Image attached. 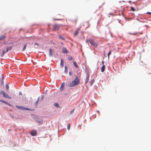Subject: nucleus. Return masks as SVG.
I'll return each mask as SVG.
<instances>
[{"label": "nucleus", "instance_id": "26", "mask_svg": "<svg viewBox=\"0 0 151 151\" xmlns=\"http://www.w3.org/2000/svg\"><path fill=\"white\" fill-rule=\"evenodd\" d=\"M131 10L133 11H135L133 7H131Z\"/></svg>", "mask_w": 151, "mask_h": 151}, {"label": "nucleus", "instance_id": "40", "mask_svg": "<svg viewBox=\"0 0 151 151\" xmlns=\"http://www.w3.org/2000/svg\"><path fill=\"white\" fill-rule=\"evenodd\" d=\"M0 94H1V92L0 91Z\"/></svg>", "mask_w": 151, "mask_h": 151}, {"label": "nucleus", "instance_id": "1", "mask_svg": "<svg viewBox=\"0 0 151 151\" xmlns=\"http://www.w3.org/2000/svg\"><path fill=\"white\" fill-rule=\"evenodd\" d=\"M80 83V81L77 76H76V78L73 81H72L69 85V86L73 87L77 85Z\"/></svg>", "mask_w": 151, "mask_h": 151}, {"label": "nucleus", "instance_id": "8", "mask_svg": "<svg viewBox=\"0 0 151 151\" xmlns=\"http://www.w3.org/2000/svg\"><path fill=\"white\" fill-rule=\"evenodd\" d=\"M80 30V28H78L77 30H76L75 31V32H74V34H73L74 36L75 37L76 36V35H77V34H78V31Z\"/></svg>", "mask_w": 151, "mask_h": 151}, {"label": "nucleus", "instance_id": "16", "mask_svg": "<svg viewBox=\"0 0 151 151\" xmlns=\"http://www.w3.org/2000/svg\"><path fill=\"white\" fill-rule=\"evenodd\" d=\"M89 80V77L87 76L86 78V79L85 80V83L86 84L88 83Z\"/></svg>", "mask_w": 151, "mask_h": 151}, {"label": "nucleus", "instance_id": "27", "mask_svg": "<svg viewBox=\"0 0 151 151\" xmlns=\"http://www.w3.org/2000/svg\"><path fill=\"white\" fill-rule=\"evenodd\" d=\"M59 37L60 39H61L63 40H65V39L64 38L61 37L59 35Z\"/></svg>", "mask_w": 151, "mask_h": 151}, {"label": "nucleus", "instance_id": "29", "mask_svg": "<svg viewBox=\"0 0 151 151\" xmlns=\"http://www.w3.org/2000/svg\"><path fill=\"white\" fill-rule=\"evenodd\" d=\"M74 109H73L72 111H71L70 113V114H73V112L74 111Z\"/></svg>", "mask_w": 151, "mask_h": 151}, {"label": "nucleus", "instance_id": "28", "mask_svg": "<svg viewBox=\"0 0 151 151\" xmlns=\"http://www.w3.org/2000/svg\"><path fill=\"white\" fill-rule=\"evenodd\" d=\"M0 101L3 102L5 104H6V102L5 101L3 100H0Z\"/></svg>", "mask_w": 151, "mask_h": 151}, {"label": "nucleus", "instance_id": "3", "mask_svg": "<svg viewBox=\"0 0 151 151\" xmlns=\"http://www.w3.org/2000/svg\"><path fill=\"white\" fill-rule=\"evenodd\" d=\"M16 107L18 109H21L24 110H30L29 108L25 107L23 106L16 105Z\"/></svg>", "mask_w": 151, "mask_h": 151}, {"label": "nucleus", "instance_id": "23", "mask_svg": "<svg viewBox=\"0 0 151 151\" xmlns=\"http://www.w3.org/2000/svg\"><path fill=\"white\" fill-rule=\"evenodd\" d=\"M5 53V51L4 50H3L2 52V54L1 55L2 57L3 56H4V54Z\"/></svg>", "mask_w": 151, "mask_h": 151}, {"label": "nucleus", "instance_id": "38", "mask_svg": "<svg viewBox=\"0 0 151 151\" xmlns=\"http://www.w3.org/2000/svg\"><path fill=\"white\" fill-rule=\"evenodd\" d=\"M104 61H102V63L103 65H104Z\"/></svg>", "mask_w": 151, "mask_h": 151}, {"label": "nucleus", "instance_id": "42", "mask_svg": "<svg viewBox=\"0 0 151 151\" xmlns=\"http://www.w3.org/2000/svg\"><path fill=\"white\" fill-rule=\"evenodd\" d=\"M55 20H57V19H55Z\"/></svg>", "mask_w": 151, "mask_h": 151}, {"label": "nucleus", "instance_id": "2", "mask_svg": "<svg viewBox=\"0 0 151 151\" xmlns=\"http://www.w3.org/2000/svg\"><path fill=\"white\" fill-rule=\"evenodd\" d=\"M86 42H89L93 46L95 47H96L97 46V43L96 42H94V40L92 39H90L88 40H86Z\"/></svg>", "mask_w": 151, "mask_h": 151}, {"label": "nucleus", "instance_id": "31", "mask_svg": "<svg viewBox=\"0 0 151 151\" xmlns=\"http://www.w3.org/2000/svg\"><path fill=\"white\" fill-rule=\"evenodd\" d=\"M101 7V6H99L98 7H97V8H96V11L98 10Z\"/></svg>", "mask_w": 151, "mask_h": 151}, {"label": "nucleus", "instance_id": "14", "mask_svg": "<svg viewBox=\"0 0 151 151\" xmlns=\"http://www.w3.org/2000/svg\"><path fill=\"white\" fill-rule=\"evenodd\" d=\"M4 78V75L3 74H2V75H1V84H3Z\"/></svg>", "mask_w": 151, "mask_h": 151}, {"label": "nucleus", "instance_id": "34", "mask_svg": "<svg viewBox=\"0 0 151 151\" xmlns=\"http://www.w3.org/2000/svg\"><path fill=\"white\" fill-rule=\"evenodd\" d=\"M70 124H69V125H68V127H67V128L69 130L70 129Z\"/></svg>", "mask_w": 151, "mask_h": 151}, {"label": "nucleus", "instance_id": "19", "mask_svg": "<svg viewBox=\"0 0 151 151\" xmlns=\"http://www.w3.org/2000/svg\"><path fill=\"white\" fill-rule=\"evenodd\" d=\"M68 59L69 60H73V58L72 57L69 56L68 57Z\"/></svg>", "mask_w": 151, "mask_h": 151}, {"label": "nucleus", "instance_id": "13", "mask_svg": "<svg viewBox=\"0 0 151 151\" xmlns=\"http://www.w3.org/2000/svg\"><path fill=\"white\" fill-rule=\"evenodd\" d=\"M49 55L50 56H52L53 55L52 49H50L49 50Z\"/></svg>", "mask_w": 151, "mask_h": 151}, {"label": "nucleus", "instance_id": "15", "mask_svg": "<svg viewBox=\"0 0 151 151\" xmlns=\"http://www.w3.org/2000/svg\"><path fill=\"white\" fill-rule=\"evenodd\" d=\"M94 81H95L94 79H92L91 80V81H90V84H91V86L94 83Z\"/></svg>", "mask_w": 151, "mask_h": 151}, {"label": "nucleus", "instance_id": "21", "mask_svg": "<svg viewBox=\"0 0 151 151\" xmlns=\"http://www.w3.org/2000/svg\"><path fill=\"white\" fill-rule=\"evenodd\" d=\"M69 76H72L73 75V72L71 71H70L69 72Z\"/></svg>", "mask_w": 151, "mask_h": 151}, {"label": "nucleus", "instance_id": "25", "mask_svg": "<svg viewBox=\"0 0 151 151\" xmlns=\"http://www.w3.org/2000/svg\"><path fill=\"white\" fill-rule=\"evenodd\" d=\"M111 51H109V53L108 54V59L109 58V55L111 54Z\"/></svg>", "mask_w": 151, "mask_h": 151}, {"label": "nucleus", "instance_id": "18", "mask_svg": "<svg viewBox=\"0 0 151 151\" xmlns=\"http://www.w3.org/2000/svg\"><path fill=\"white\" fill-rule=\"evenodd\" d=\"M63 53H66V49L65 47H64L63 49Z\"/></svg>", "mask_w": 151, "mask_h": 151}, {"label": "nucleus", "instance_id": "37", "mask_svg": "<svg viewBox=\"0 0 151 151\" xmlns=\"http://www.w3.org/2000/svg\"><path fill=\"white\" fill-rule=\"evenodd\" d=\"M146 14H150V15H151V12H147Z\"/></svg>", "mask_w": 151, "mask_h": 151}, {"label": "nucleus", "instance_id": "35", "mask_svg": "<svg viewBox=\"0 0 151 151\" xmlns=\"http://www.w3.org/2000/svg\"><path fill=\"white\" fill-rule=\"evenodd\" d=\"M137 33H129V34H130V35H135Z\"/></svg>", "mask_w": 151, "mask_h": 151}, {"label": "nucleus", "instance_id": "6", "mask_svg": "<svg viewBox=\"0 0 151 151\" xmlns=\"http://www.w3.org/2000/svg\"><path fill=\"white\" fill-rule=\"evenodd\" d=\"M65 85V83L63 82L61 84L60 87V92H63L64 89V87Z\"/></svg>", "mask_w": 151, "mask_h": 151}, {"label": "nucleus", "instance_id": "24", "mask_svg": "<svg viewBox=\"0 0 151 151\" xmlns=\"http://www.w3.org/2000/svg\"><path fill=\"white\" fill-rule=\"evenodd\" d=\"M26 46H27V45H25L23 49V50H22L23 51L25 50L26 49Z\"/></svg>", "mask_w": 151, "mask_h": 151}, {"label": "nucleus", "instance_id": "4", "mask_svg": "<svg viewBox=\"0 0 151 151\" xmlns=\"http://www.w3.org/2000/svg\"><path fill=\"white\" fill-rule=\"evenodd\" d=\"M1 93L4 97L7 98L9 99H11V97L8 96L7 93H5L4 91H1Z\"/></svg>", "mask_w": 151, "mask_h": 151}, {"label": "nucleus", "instance_id": "10", "mask_svg": "<svg viewBox=\"0 0 151 151\" xmlns=\"http://www.w3.org/2000/svg\"><path fill=\"white\" fill-rule=\"evenodd\" d=\"M12 47L13 46H10L7 47L6 48V52H7L9 50H11L12 49Z\"/></svg>", "mask_w": 151, "mask_h": 151}, {"label": "nucleus", "instance_id": "30", "mask_svg": "<svg viewBox=\"0 0 151 151\" xmlns=\"http://www.w3.org/2000/svg\"><path fill=\"white\" fill-rule=\"evenodd\" d=\"M39 102V99H38L37 101L35 102V105L36 106H37V104Z\"/></svg>", "mask_w": 151, "mask_h": 151}, {"label": "nucleus", "instance_id": "20", "mask_svg": "<svg viewBox=\"0 0 151 151\" xmlns=\"http://www.w3.org/2000/svg\"><path fill=\"white\" fill-rule=\"evenodd\" d=\"M6 88L7 91H8L9 89V86L7 84H6Z\"/></svg>", "mask_w": 151, "mask_h": 151}, {"label": "nucleus", "instance_id": "33", "mask_svg": "<svg viewBox=\"0 0 151 151\" xmlns=\"http://www.w3.org/2000/svg\"><path fill=\"white\" fill-rule=\"evenodd\" d=\"M35 48H37L38 46V44L37 43H35Z\"/></svg>", "mask_w": 151, "mask_h": 151}, {"label": "nucleus", "instance_id": "5", "mask_svg": "<svg viewBox=\"0 0 151 151\" xmlns=\"http://www.w3.org/2000/svg\"><path fill=\"white\" fill-rule=\"evenodd\" d=\"M60 28V25L59 24H55L53 26V29L54 31L58 30Z\"/></svg>", "mask_w": 151, "mask_h": 151}, {"label": "nucleus", "instance_id": "22", "mask_svg": "<svg viewBox=\"0 0 151 151\" xmlns=\"http://www.w3.org/2000/svg\"><path fill=\"white\" fill-rule=\"evenodd\" d=\"M54 105L55 106H56V107H58L59 106V105L58 103H55L54 104Z\"/></svg>", "mask_w": 151, "mask_h": 151}, {"label": "nucleus", "instance_id": "9", "mask_svg": "<svg viewBox=\"0 0 151 151\" xmlns=\"http://www.w3.org/2000/svg\"><path fill=\"white\" fill-rule=\"evenodd\" d=\"M60 65L61 67V68H63V67L64 61L62 59H61V60Z\"/></svg>", "mask_w": 151, "mask_h": 151}, {"label": "nucleus", "instance_id": "32", "mask_svg": "<svg viewBox=\"0 0 151 151\" xmlns=\"http://www.w3.org/2000/svg\"><path fill=\"white\" fill-rule=\"evenodd\" d=\"M90 73L88 71L87 73V76L89 77Z\"/></svg>", "mask_w": 151, "mask_h": 151}, {"label": "nucleus", "instance_id": "12", "mask_svg": "<svg viewBox=\"0 0 151 151\" xmlns=\"http://www.w3.org/2000/svg\"><path fill=\"white\" fill-rule=\"evenodd\" d=\"M105 68V65H103L101 68V72H103L104 71Z\"/></svg>", "mask_w": 151, "mask_h": 151}, {"label": "nucleus", "instance_id": "11", "mask_svg": "<svg viewBox=\"0 0 151 151\" xmlns=\"http://www.w3.org/2000/svg\"><path fill=\"white\" fill-rule=\"evenodd\" d=\"M6 38L5 35H1L0 36V41L1 40H3Z\"/></svg>", "mask_w": 151, "mask_h": 151}, {"label": "nucleus", "instance_id": "41", "mask_svg": "<svg viewBox=\"0 0 151 151\" xmlns=\"http://www.w3.org/2000/svg\"><path fill=\"white\" fill-rule=\"evenodd\" d=\"M110 14V15H112V14Z\"/></svg>", "mask_w": 151, "mask_h": 151}, {"label": "nucleus", "instance_id": "36", "mask_svg": "<svg viewBox=\"0 0 151 151\" xmlns=\"http://www.w3.org/2000/svg\"><path fill=\"white\" fill-rule=\"evenodd\" d=\"M6 104H7V105H9V106H12L11 104H9V103H7V102H6Z\"/></svg>", "mask_w": 151, "mask_h": 151}, {"label": "nucleus", "instance_id": "17", "mask_svg": "<svg viewBox=\"0 0 151 151\" xmlns=\"http://www.w3.org/2000/svg\"><path fill=\"white\" fill-rule=\"evenodd\" d=\"M73 64L74 66L77 68H78V65L76 64V62H73Z\"/></svg>", "mask_w": 151, "mask_h": 151}, {"label": "nucleus", "instance_id": "7", "mask_svg": "<svg viewBox=\"0 0 151 151\" xmlns=\"http://www.w3.org/2000/svg\"><path fill=\"white\" fill-rule=\"evenodd\" d=\"M37 132L35 130H33L30 132V134L32 136H35L37 135Z\"/></svg>", "mask_w": 151, "mask_h": 151}, {"label": "nucleus", "instance_id": "39", "mask_svg": "<svg viewBox=\"0 0 151 151\" xmlns=\"http://www.w3.org/2000/svg\"><path fill=\"white\" fill-rule=\"evenodd\" d=\"M65 72L66 70V66H65Z\"/></svg>", "mask_w": 151, "mask_h": 151}]
</instances>
